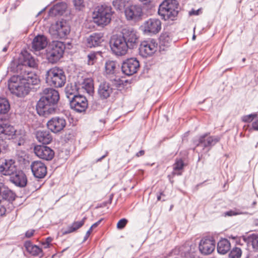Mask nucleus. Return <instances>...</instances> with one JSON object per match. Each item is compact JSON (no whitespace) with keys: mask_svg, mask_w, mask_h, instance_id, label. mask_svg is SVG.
<instances>
[{"mask_svg":"<svg viewBox=\"0 0 258 258\" xmlns=\"http://www.w3.org/2000/svg\"><path fill=\"white\" fill-rule=\"evenodd\" d=\"M66 49L65 44L59 41H53L46 50V58L51 63H56L62 56Z\"/></svg>","mask_w":258,"mask_h":258,"instance_id":"7","label":"nucleus"},{"mask_svg":"<svg viewBox=\"0 0 258 258\" xmlns=\"http://www.w3.org/2000/svg\"><path fill=\"white\" fill-rule=\"evenodd\" d=\"M201 9H199L197 10H192L191 11L189 12V15L192 16V15H195L198 16L200 14V12L201 11Z\"/></svg>","mask_w":258,"mask_h":258,"instance_id":"55","label":"nucleus"},{"mask_svg":"<svg viewBox=\"0 0 258 258\" xmlns=\"http://www.w3.org/2000/svg\"><path fill=\"white\" fill-rule=\"evenodd\" d=\"M39 77L32 72L25 71L24 74L14 75L8 81V88L11 93L19 97H23L36 88L40 83Z\"/></svg>","mask_w":258,"mask_h":258,"instance_id":"1","label":"nucleus"},{"mask_svg":"<svg viewBox=\"0 0 258 258\" xmlns=\"http://www.w3.org/2000/svg\"><path fill=\"white\" fill-rule=\"evenodd\" d=\"M230 241L226 238H222L217 243V251L221 254H226L230 249Z\"/></svg>","mask_w":258,"mask_h":258,"instance_id":"29","label":"nucleus"},{"mask_svg":"<svg viewBox=\"0 0 258 258\" xmlns=\"http://www.w3.org/2000/svg\"><path fill=\"white\" fill-rule=\"evenodd\" d=\"M245 241L248 244L251 245L252 248L256 251H258V235L256 234H252L247 236L245 239Z\"/></svg>","mask_w":258,"mask_h":258,"instance_id":"37","label":"nucleus"},{"mask_svg":"<svg viewBox=\"0 0 258 258\" xmlns=\"http://www.w3.org/2000/svg\"><path fill=\"white\" fill-rule=\"evenodd\" d=\"M141 28L144 34L153 36L161 30V22L158 19L150 18L144 22Z\"/></svg>","mask_w":258,"mask_h":258,"instance_id":"11","label":"nucleus"},{"mask_svg":"<svg viewBox=\"0 0 258 258\" xmlns=\"http://www.w3.org/2000/svg\"><path fill=\"white\" fill-rule=\"evenodd\" d=\"M120 84V83L113 84L105 81L101 82L97 89L99 98L101 100H104L114 96L117 93L118 86Z\"/></svg>","mask_w":258,"mask_h":258,"instance_id":"8","label":"nucleus"},{"mask_svg":"<svg viewBox=\"0 0 258 258\" xmlns=\"http://www.w3.org/2000/svg\"><path fill=\"white\" fill-rule=\"evenodd\" d=\"M24 246L27 252L32 256H38L40 257L43 256L42 248L36 245L33 244L30 240L25 241L24 243Z\"/></svg>","mask_w":258,"mask_h":258,"instance_id":"25","label":"nucleus"},{"mask_svg":"<svg viewBox=\"0 0 258 258\" xmlns=\"http://www.w3.org/2000/svg\"><path fill=\"white\" fill-rule=\"evenodd\" d=\"M121 35L125 41L130 49L137 48L139 43V36L136 31L133 28H124L122 30Z\"/></svg>","mask_w":258,"mask_h":258,"instance_id":"10","label":"nucleus"},{"mask_svg":"<svg viewBox=\"0 0 258 258\" xmlns=\"http://www.w3.org/2000/svg\"><path fill=\"white\" fill-rule=\"evenodd\" d=\"M128 3V0H112V5L116 11L124 10Z\"/></svg>","mask_w":258,"mask_h":258,"instance_id":"39","label":"nucleus"},{"mask_svg":"<svg viewBox=\"0 0 258 258\" xmlns=\"http://www.w3.org/2000/svg\"><path fill=\"white\" fill-rule=\"evenodd\" d=\"M145 153V151L144 150H140L139 152L137 153L136 156L137 157H140L143 156Z\"/></svg>","mask_w":258,"mask_h":258,"instance_id":"60","label":"nucleus"},{"mask_svg":"<svg viewBox=\"0 0 258 258\" xmlns=\"http://www.w3.org/2000/svg\"><path fill=\"white\" fill-rule=\"evenodd\" d=\"M69 101L71 108L78 112H85L88 106L86 97L82 95L74 96Z\"/></svg>","mask_w":258,"mask_h":258,"instance_id":"14","label":"nucleus"},{"mask_svg":"<svg viewBox=\"0 0 258 258\" xmlns=\"http://www.w3.org/2000/svg\"><path fill=\"white\" fill-rule=\"evenodd\" d=\"M257 116V113H251L245 115L242 117V121L245 122H250Z\"/></svg>","mask_w":258,"mask_h":258,"instance_id":"47","label":"nucleus"},{"mask_svg":"<svg viewBox=\"0 0 258 258\" xmlns=\"http://www.w3.org/2000/svg\"><path fill=\"white\" fill-rule=\"evenodd\" d=\"M125 17L127 21L138 22L142 20L143 12L142 6L140 5H131L124 9Z\"/></svg>","mask_w":258,"mask_h":258,"instance_id":"13","label":"nucleus"},{"mask_svg":"<svg viewBox=\"0 0 258 258\" xmlns=\"http://www.w3.org/2000/svg\"><path fill=\"white\" fill-rule=\"evenodd\" d=\"M82 87L88 93L91 94L93 93L94 91L93 80L90 78L85 79L82 84Z\"/></svg>","mask_w":258,"mask_h":258,"instance_id":"36","label":"nucleus"},{"mask_svg":"<svg viewBox=\"0 0 258 258\" xmlns=\"http://www.w3.org/2000/svg\"><path fill=\"white\" fill-rule=\"evenodd\" d=\"M74 231H75V230L73 229V226L71 225L70 226H69L66 229L62 230V234H67L72 233Z\"/></svg>","mask_w":258,"mask_h":258,"instance_id":"50","label":"nucleus"},{"mask_svg":"<svg viewBox=\"0 0 258 258\" xmlns=\"http://www.w3.org/2000/svg\"><path fill=\"white\" fill-rule=\"evenodd\" d=\"M45 8H44L43 9H42L41 11H40L38 13V15H40L41 13H42V12H43L44 10H45Z\"/></svg>","mask_w":258,"mask_h":258,"instance_id":"63","label":"nucleus"},{"mask_svg":"<svg viewBox=\"0 0 258 258\" xmlns=\"http://www.w3.org/2000/svg\"><path fill=\"white\" fill-rule=\"evenodd\" d=\"M220 139L219 136H208L207 134H205L195 140L194 144L196 147L194 150L199 154V160L202 157L203 154H207L212 147L219 142Z\"/></svg>","mask_w":258,"mask_h":258,"instance_id":"5","label":"nucleus"},{"mask_svg":"<svg viewBox=\"0 0 258 258\" xmlns=\"http://www.w3.org/2000/svg\"><path fill=\"white\" fill-rule=\"evenodd\" d=\"M6 212V207L0 203V216H4Z\"/></svg>","mask_w":258,"mask_h":258,"instance_id":"54","label":"nucleus"},{"mask_svg":"<svg viewBox=\"0 0 258 258\" xmlns=\"http://www.w3.org/2000/svg\"><path fill=\"white\" fill-rule=\"evenodd\" d=\"M114 13L110 6L106 4L98 6L93 13V20L97 26L104 27L109 24Z\"/></svg>","mask_w":258,"mask_h":258,"instance_id":"4","label":"nucleus"},{"mask_svg":"<svg viewBox=\"0 0 258 258\" xmlns=\"http://www.w3.org/2000/svg\"><path fill=\"white\" fill-rule=\"evenodd\" d=\"M16 194L2 183H0V203H11L15 200Z\"/></svg>","mask_w":258,"mask_h":258,"instance_id":"22","label":"nucleus"},{"mask_svg":"<svg viewBox=\"0 0 258 258\" xmlns=\"http://www.w3.org/2000/svg\"><path fill=\"white\" fill-rule=\"evenodd\" d=\"M92 230V229H91V228H90L87 231L86 235H85V236L84 237L83 242L87 240V239L88 238Z\"/></svg>","mask_w":258,"mask_h":258,"instance_id":"57","label":"nucleus"},{"mask_svg":"<svg viewBox=\"0 0 258 258\" xmlns=\"http://www.w3.org/2000/svg\"><path fill=\"white\" fill-rule=\"evenodd\" d=\"M46 83L50 86L61 88L66 82V76L62 69L55 67L49 69L45 74Z\"/></svg>","mask_w":258,"mask_h":258,"instance_id":"6","label":"nucleus"},{"mask_svg":"<svg viewBox=\"0 0 258 258\" xmlns=\"http://www.w3.org/2000/svg\"><path fill=\"white\" fill-rule=\"evenodd\" d=\"M73 4L75 9L79 11H83L85 7L84 0H73Z\"/></svg>","mask_w":258,"mask_h":258,"instance_id":"44","label":"nucleus"},{"mask_svg":"<svg viewBox=\"0 0 258 258\" xmlns=\"http://www.w3.org/2000/svg\"><path fill=\"white\" fill-rule=\"evenodd\" d=\"M180 10L177 0H164L159 6L158 13L164 20L176 19Z\"/></svg>","mask_w":258,"mask_h":258,"instance_id":"3","label":"nucleus"},{"mask_svg":"<svg viewBox=\"0 0 258 258\" xmlns=\"http://www.w3.org/2000/svg\"><path fill=\"white\" fill-rule=\"evenodd\" d=\"M247 213L246 212H242L239 209H235L234 210H231L228 211H226L224 213L223 215L225 217L226 216H233L238 215H244L247 214Z\"/></svg>","mask_w":258,"mask_h":258,"instance_id":"43","label":"nucleus"},{"mask_svg":"<svg viewBox=\"0 0 258 258\" xmlns=\"http://www.w3.org/2000/svg\"><path fill=\"white\" fill-rule=\"evenodd\" d=\"M52 240V238L50 237L46 238L45 243H47V246H45V248H48L49 247L50 243Z\"/></svg>","mask_w":258,"mask_h":258,"instance_id":"58","label":"nucleus"},{"mask_svg":"<svg viewBox=\"0 0 258 258\" xmlns=\"http://www.w3.org/2000/svg\"><path fill=\"white\" fill-rule=\"evenodd\" d=\"M103 220V219H101L98 220L97 222L94 223L90 227L91 229H93V228H95L97 227L101 223V222Z\"/></svg>","mask_w":258,"mask_h":258,"instance_id":"56","label":"nucleus"},{"mask_svg":"<svg viewBox=\"0 0 258 258\" xmlns=\"http://www.w3.org/2000/svg\"><path fill=\"white\" fill-rule=\"evenodd\" d=\"M105 72L107 74L113 75L115 73L116 63L112 60H108L105 63Z\"/></svg>","mask_w":258,"mask_h":258,"instance_id":"40","label":"nucleus"},{"mask_svg":"<svg viewBox=\"0 0 258 258\" xmlns=\"http://www.w3.org/2000/svg\"><path fill=\"white\" fill-rule=\"evenodd\" d=\"M215 241L213 238H203L199 243V250L201 253L204 255H208L215 249Z\"/></svg>","mask_w":258,"mask_h":258,"instance_id":"20","label":"nucleus"},{"mask_svg":"<svg viewBox=\"0 0 258 258\" xmlns=\"http://www.w3.org/2000/svg\"><path fill=\"white\" fill-rule=\"evenodd\" d=\"M86 217H84L83 219L80 221L74 222L72 224L73 229L75 231L81 228L85 223Z\"/></svg>","mask_w":258,"mask_h":258,"instance_id":"46","label":"nucleus"},{"mask_svg":"<svg viewBox=\"0 0 258 258\" xmlns=\"http://www.w3.org/2000/svg\"><path fill=\"white\" fill-rule=\"evenodd\" d=\"M242 254V250L238 247H233L229 253V258H240Z\"/></svg>","mask_w":258,"mask_h":258,"instance_id":"42","label":"nucleus"},{"mask_svg":"<svg viewBox=\"0 0 258 258\" xmlns=\"http://www.w3.org/2000/svg\"><path fill=\"white\" fill-rule=\"evenodd\" d=\"M184 166V163L181 159H176L175 162L173 165V171L172 172V174L180 175L181 174V173H176L175 171L182 169Z\"/></svg>","mask_w":258,"mask_h":258,"instance_id":"41","label":"nucleus"},{"mask_svg":"<svg viewBox=\"0 0 258 258\" xmlns=\"http://www.w3.org/2000/svg\"><path fill=\"white\" fill-rule=\"evenodd\" d=\"M36 138L38 141L43 144H48L51 140L52 137L47 131H38L36 133Z\"/></svg>","mask_w":258,"mask_h":258,"instance_id":"28","label":"nucleus"},{"mask_svg":"<svg viewBox=\"0 0 258 258\" xmlns=\"http://www.w3.org/2000/svg\"><path fill=\"white\" fill-rule=\"evenodd\" d=\"M9 180L15 186L19 187H24L28 182L25 173L22 170H16L9 177Z\"/></svg>","mask_w":258,"mask_h":258,"instance_id":"19","label":"nucleus"},{"mask_svg":"<svg viewBox=\"0 0 258 258\" xmlns=\"http://www.w3.org/2000/svg\"><path fill=\"white\" fill-rule=\"evenodd\" d=\"M101 51H91L87 54V63L89 65H94L98 60L103 58Z\"/></svg>","mask_w":258,"mask_h":258,"instance_id":"31","label":"nucleus"},{"mask_svg":"<svg viewBox=\"0 0 258 258\" xmlns=\"http://www.w3.org/2000/svg\"><path fill=\"white\" fill-rule=\"evenodd\" d=\"M35 232V230L34 229H30L27 230L25 233V237L27 238H30L32 237Z\"/></svg>","mask_w":258,"mask_h":258,"instance_id":"52","label":"nucleus"},{"mask_svg":"<svg viewBox=\"0 0 258 258\" xmlns=\"http://www.w3.org/2000/svg\"><path fill=\"white\" fill-rule=\"evenodd\" d=\"M158 43L154 39L144 40L140 44L139 54L143 57L152 56L157 50Z\"/></svg>","mask_w":258,"mask_h":258,"instance_id":"12","label":"nucleus"},{"mask_svg":"<svg viewBox=\"0 0 258 258\" xmlns=\"http://www.w3.org/2000/svg\"><path fill=\"white\" fill-rule=\"evenodd\" d=\"M66 9V5L63 3H59L54 5L49 10V14L52 15H61L64 12Z\"/></svg>","mask_w":258,"mask_h":258,"instance_id":"35","label":"nucleus"},{"mask_svg":"<svg viewBox=\"0 0 258 258\" xmlns=\"http://www.w3.org/2000/svg\"><path fill=\"white\" fill-rule=\"evenodd\" d=\"M24 68V66L23 64L19 63L17 61L13 60L8 68V72L17 73V75H20L21 73L23 74L21 72Z\"/></svg>","mask_w":258,"mask_h":258,"instance_id":"34","label":"nucleus"},{"mask_svg":"<svg viewBox=\"0 0 258 258\" xmlns=\"http://www.w3.org/2000/svg\"><path fill=\"white\" fill-rule=\"evenodd\" d=\"M161 195H162V192H161V193H160V194L159 195H158V196H157V200H158V201H160V200H161Z\"/></svg>","mask_w":258,"mask_h":258,"instance_id":"62","label":"nucleus"},{"mask_svg":"<svg viewBox=\"0 0 258 258\" xmlns=\"http://www.w3.org/2000/svg\"><path fill=\"white\" fill-rule=\"evenodd\" d=\"M67 125L66 118L63 116H54L47 122L48 128L52 133L56 134L62 131Z\"/></svg>","mask_w":258,"mask_h":258,"instance_id":"16","label":"nucleus"},{"mask_svg":"<svg viewBox=\"0 0 258 258\" xmlns=\"http://www.w3.org/2000/svg\"><path fill=\"white\" fill-rule=\"evenodd\" d=\"M52 29L55 31V34L60 38H64L70 32L71 28L68 23L66 21H57L52 26Z\"/></svg>","mask_w":258,"mask_h":258,"instance_id":"21","label":"nucleus"},{"mask_svg":"<svg viewBox=\"0 0 258 258\" xmlns=\"http://www.w3.org/2000/svg\"><path fill=\"white\" fill-rule=\"evenodd\" d=\"M172 41V37L171 33L168 32H162L159 38L160 50H165L166 48L170 45Z\"/></svg>","mask_w":258,"mask_h":258,"instance_id":"26","label":"nucleus"},{"mask_svg":"<svg viewBox=\"0 0 258 258\" xmlns=\"http://www.w3.org/2000/svg\"><path fill=\"white\" fill-rule=\"evenodd\" d=\"M9 46V43L3 48V51L6 52L8 50Z\"/></svg>","mask_w":258,"mask_h":258,"instance_id":"61","label":"nucleus"},{"mask_svg":"<svg viewBox=\"0 0 258 258\" xmlns=\"http://www.w3.org/2000/svg\"><path fill=\"white\" fill-rule=\"evenodd\" d=\"M25 66H28L31 68H34L36 66V62L33 57L31 55H28L24 61Z\"/></svg>","mask_w":258,"mask_h":258,"instance_id":"45","label":"nucleus"},{"mask_svg":"<svg viewBox=\"0 0 258 258\" xmlns=\"http://www.w3.org/2000/svg\"><path fill=\"white\" fill-rule=\"evenodd\" d=\"M3 127L5 130L4 137L5 143H7V140L9 141L14 136L15 133L17 131L13 126L8 123H3Z\"/></svg>","mask_w":258,"mask_h":258,"instance_id":"32","label":"nucleus"},{"mask_svg":"<svg viewBox=\"0 0 258 258\" xmlns=\"http://www.w3.org/2000/svg\"><path fill=\"white\" fill-rule=\"evenodd\" d=\"M142 5L147 8L152 7L155 0H138Z\"/></svg>","mask_w":258,"mask_h":258,"instance_id":"49","label":"nucleus"},{"mask_svg":"<svg viewBox=\"0 0 258 258\" xmlns=\"http://www.w3.org/2000/svg\"><path fill=\"white\" fill-rule=\"evenodd\" d=\"M10 109L8 100L5 98H0V114H7Z\"/></svg>","mask_w":258,"mask_h":258,"instance_id":"38","label":"nucleus"},{"mask_svg":"<svg viewBox=\"0 0 258 258\" xmlns=\"http://www.w3.org/2000/svg\"><path fill=\"white\" fill-rule=\"evenodd\" d=\"M47 38L43 35H38L34 37L32 41V48L36 50L44 49L47 45Z\"/></svg>","mask_w":258,"mask_h":258,"instance_id":"27","label":"nucleus"},{"mask_svg":"<svg viewBox=\"0 0 258 258\" xmlns=\"http://www.w3.org/2000/svg\"><path fill=\"white\" fill-rule=\"evenodd\" d=\"M65 94L68 101L71 100V98L74 96H78L80 95L78 94V88L76 84H68L65 88Z\"/></svg>","mask_w":258,"mask_h":258,"instance_id":"33","label":"nucleus"},{"mask_svg":"<svg viewBox=\"0 0 258 258\" xmlns=\"http://www.w3.org/2000/svg\"><path fill=\"white\" fill-rule=\"evenodd\" d=\"M103 41V33L96 32L92 33L87 38L86 44L89 48L96 47L101 46Z\"/></svg>","mask_w":258,"mask_h":258,"instance_id":"24","label":"nucleus"},{"mask_svg":"<svg viewBox=\"0 0 258 258\" xmlns=\"http://www.w3.org/2000/svg\"><path fill=\"white\" fill-rule=\"evenodd\" d=\"M15 142L18 146H24L27 140V135L24 130H19L15 133Z\"/></svg>","mask_w":258,"mask_h":258,"instance_id":"30","label":"nucleus"},{"mask_svg":"<svg viewBox=\"0 0 258 258\" xmlns=\"http://www.w3.org/2000/svg\"><path fill=\"white\" fill-rule=\"evenodd\" d=\"M30 167L33 175L35 178L41 179L45 176L47 167L42 161H34L32 162Z\"/></svg>","mask_w":258,"mask_h":258,"instance_id":"18","label":"nucleus"},{"mask_svg":"<svg viewBox=\"0 0 258 258\" xmlns=\"http://www.w3.org/2000/svg\"><path fill=\"white\" fill-rule=\"evenodd\" d=\"M17 170L15 162L12 159H5L4 162L0 165V172L4 175L10 176Z\"/></svg>","mask_w":258,"mask_h":258,"instance_id":"23","label":"nucleus"},{"mask_svg":"<svg viewBox=\"0 0 258 258\" xmlns=\"http://www.w3.org/2000/svg\"><path fill=\"white\" fill-rule=\"evenodd\" d=\"M128 220L126 218H122L118 221L116 227L118 229H122L127 224Z\"/></svg>","mask_w":258,"mask_h":258,"instance_id":"48","label":"nucleus"},{"mask_svg":"<svg viewBox=\"0 0 258 258\" xmlns=\"http://www.w3.org/2000/svg\"><path fill=\"white\" fill-rule=\"evenodd\" d=\"M34 152L38 157L46 161L51 160L54 156V151L45 145L35 146Z\"/></svg>","mask_w":258,"mask_h":258,"instance_id":"17","label":"nucleus"},{"mask_svg":"<svg viewBox=\"0 0 258 258\" xmlns=\"http://www.w3.org/2000/svg\"><path fill=\"white\" fill-rule=\"evenodd\" d=\"M109 44L112 53L116 56H123L130 49L121 35H113Z\"/></svg>","mask_w":258,"mask_h":258,"instance_id":"9","label":"nucleus"},{"mask_svg":"<svg viewBox=\"0 0 258 258\" xmlns=\"http://www.w3.org/2000/svg\"><path fill=\"white\" fill-rule=\"evenodd\" d=\"M45 8H44L43 9H42L41 11H40L38 13V15H40L41 13H42V12H43L44 10H45Z\"/></svg>","mask_w":258,"mask_h":258,"instance_id":"64","label":"nucleus"},{"mask_svg":"<svg viewBox=\"0 0 258 258\" xmlns=\"http://www.w3.org/2000/svg\"><path fill=\"white\" fill-rule=\"evenodd\" d=\"M251 130H253L254 131H258V120L256 119L255 121H253L251 124V128H250V131Z\"/></svg>","mask_w":258,"mask_h":258,"instance_id":"53","label":"nucleus"},{"mask_svg":"<svg viewBox=\"0 0 258 258\" xmlns=\"http://www.w3.org/2000/svg\"><path fill=\"white\" fill-rule=\"evenodd\" d=\"M5 130L3 127V124H0V140L5 141L4 133Z\"/></svg>","mask_w":258,"mask_h":258,"instance_id":"51","label":"nucleus"},{"mask_svg":"<svg viewBox=\"0 0 258 258\" xmlns=\"http://www.w3.org/2000/svg\"><path fill=\"white\" fill-rule=\"evenodd\" d=\"M59 100L58 91L52 88H45L36 105L37 113L45 117L56 113L58 110Z\"/></svg>","mask_w":258,"mask_h":258,"instance_id":"2","label":"nucleus"},{"mask_svg":"<svg viewBox=\"0 0 258 258\" xmlns=\"http://www.w3.org/2000/svg\"><path fill=\"white\" fill-rule=\"evenodd\" d=\"M108 154V152L106 151L105 154L102 156L100 158L97 159V162L101 161L103 159H104Z\"/></svg>","mask_w":258,"mask_h":258,"instance_id":"59","label":"nucleus"},{"mask_svg":"<svg viewBox=\"0 0 258 258\" xmlns=\"http://www.w3.org/2000/svg\"><path fill=\"white\" fill-rule=\"evenodd\" d=\"M140 68L139 60L135 57L127 58L122 63L121 70L126 76H132L136 73Z\"/></svg>","mask_w":258,"mask_h":258,"instance_id":"15","label":"nucleus"}]
</instances>
